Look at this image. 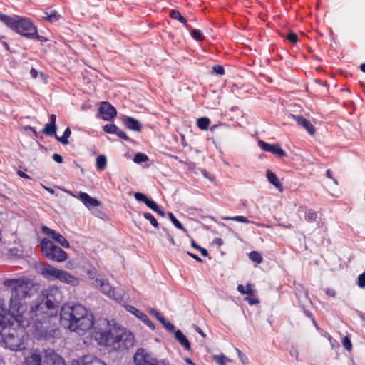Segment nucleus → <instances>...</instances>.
<instances>
[{"mask_svg": "<svg viewBox=\"0 0 365 365\" xmlns=\"http://www.w3.org/2000/svg\"><path fill=\"white\" fill-rule=\"evenodd\" d=\"M4 284L11 291L9 301L11 311L26 317L31 316V310L26 311V305L22 301L26 298L31 297L36 292L37 288L35 284L28 279L21 278L6 279Z\"/></svg>", "mask_w": 365, "mask_h": 365, "instance_id": "obj_4", "label": "nucleus"}, {"mask_svg": "<svg viewBox=\"0 0 365 365\" xmlns=\"http://www.w3.org/2000/svg\"><path fill=\"white\" fill-rule=\"evenodd\" d=\"M41 247L43 256L50 260L63 262L68 257V254L64 250L46 238L41 240Z\"/></svg>", "mask_w": 365, "mask_h": 365, "instance_id": "obj_7", "label": "nucleus"}, {"mask_svg": "<svg viewBox=\"0 0 365 365\" xmlns=\"http://www.w3.org/2000/svg\"><path fill=\"white\" fill-rule=\"evenodd\" d=\"M169 17L172 19L178 21L187 30H190L191 29V26L187 23L186 18L183 16L178 10L170 9L169 11Z\"/></svg>", "mask_w": 365, "mask_h": 365, "instance_id": "obj_20", "label": "nucleus"}, {"mask_svg": "<svg viewBox=\"0 0 365 365\" xmlns=\"http://www.w3.org/2000/svg\"><path fill=\"white\" fill-rule=\"evenodd\" d=\"M143 216H144V217H145L146 220H149V221H150V224H151L154 227H156V228H158V222L157 220L154 217V216H153L152 214H150V213H149V212H145V213L143 214Z\"/></svg>", "mask_w": 365, "mask_h": 365, "instance_id": "obj_40", "label": "nucleus"}, {"mask_svg": "<svg viewBox=\"0 0 365 365\" xmlns=\"http://www.w3.org/2000/svg\"><path fill=\"white\" fill-rule=\"evenodd\" d=\"M322 335H323L324 337H327V338L329 339V342H330V344H331V347H333V346H334V345H333V344H332V343H331V336H330L328 333L324 332V331H323Z\"/></svg>", "mask_w": 365, "mask_h": 365, "instance_id": "obj_60", "label": "nucleus"}, {"mask_svg": "<svg viewBox=\"0 0 365 365\" xmlns=\"http://www.w3.org/2000/svg\"><path fill=\"white\" fill-rule=\"evenodd\" d=\"M16 327H12L6 334L0 335V341L4 343L6 347L13 351L20 350L24 348L20 338L16 335Z\"/></svg>", "mask_w": 365, "mask_h": 365, "instance_id": "obj_10", "label": "nucleus"}, {"mask_svg": "<svg viewBox=\"0 0 365 365\" xmlns=\"http://www.w3.org/2000/svg\"><path fill=\"white\" fill-rule=\"evenodd\" d=\"M28 365H66L61 357L56 354L53 350L44 353V356L32 354L27 359Z\"/></svg>", "mask_w": 365, "mask_h": 365, "instance_id": "obj_8", "label": "nucleus"}, {"mask_svg": "<svg viewBox=\"0 0 365 365\" xmlns=\"http://www.w3.org/2000/svg\"><path fill=\"white\" fill-rule=\"evenodd\" d=\"M53 159L58 163H63V158L62 156L58 153H54L53 155Z\"/></svg>", "mask_w": 365, "mask_h": 365, "instance_id": "obj_51", "label": "nucleus"}, {"mask_svg": "<svg viewBox=\"0 0 365 365\" xmlns=\"http://www.w3.org/2000/svg\"><path fill=\"white\" fill-rule=\"evenodd\" d=\"M30 40H36V41H38L41 43H45L48 41V38H46L45 36H41L38 34V29L36 28L34 31V32H33V34L30 38Z\"/></svg>", "mask_w": 365, "mask_h": 365, "instance_id": "obj_38", "label": "nucleus"}, {"mask_svg": "<svg viewBox=\"0 0 365 365\" xmlns=\"http://www.w3.org/2000/svg\"><path fill=\"white\" fill-rule=\"evenodd\" d=\"M164 327L170 332H173L175 330V326L170 322L165 324Z\"/></svg>", "mask_w": 365, "mask_h": 365, "instance_id": "obj_53", "label": "nucleus"}, {"mask_svg": "<svg viewBox=\"0 0 365 365\" xmlns=\"http://www.w3.org/2000/svg\"><path fill=\"white\" fill-rule=\"evenodd\" d=\"M99 114L104 120H112L116 115L117 111L115 108L108 102H101L98 108Z\"/></svg>", "mask_w": 365, "mask_h": 365, "instance_id": "obj_13", "label": "nucleus"}, {"mask_svg": "<svg viewBox=\"0 0 365 365\" xmlns=\"http://www.w3.org/2000/svg\"><path fill=\"white\" fill-rule=\"evenodd\" d=\"M252 286L250 284H247L246 285V289H245L243 285L239 284L237 286V290L239 291V292H240L242 294H246L248 295H252L253 293V290H252Z\"/></svg>", "mask_w": 365, "mask_h": 365, "instance_id": "obj_30", "label": "nucleus"}, {"mask_svg": "<svg viewBox=\"0 0 365 365\" xmlns=\"http://www.w3.org/2000/svg\"><path fill=\"white\" fill-rule=\"evenodd\" d=\"M245 300L248 301L250 304H255L258 303V301L257 299L245 298Z\"/></svg>", "mask_w": 365, "mask_h": 365, "instance_id": "obj_62", "label": "nucleus"}, {"mask_svg": "<svg viewBox=\"0 0 365 365\" xmlns=\"http://www.w3.org/2000/svg\"><path fill=\"white\" fill-rule=\"evenodd\" d=\"M191 37L197 42H201L204 41L205 36L203 33L197 29H191L189 30Z\"/></svg>", "mask_w": 365, "mask_h": 365, "instance_id": "obj_25", "label": "nucleus"}, {"mask_svg": "<svg viewBox=\"0 0 365 365\" xmlns=\"http://www.w3.org/2000/svg\"><path fill=\"white\" fill-rule=\"evenodd\" d=\"M43 234L48 237L53 238L56 242L60 244L64 248L70 247L69 242L60 233L56 232L55 230L50 229L46 226H43L41 228Z\"/></svg>", "mask_w": 365, "mask_h": 365, "instance_id": "obj_14", "label": "nucleus"}, {"mask_svg": "<svg viewBox=\"0 0 365 365\" xmlns=\"http://www.w3.org/2000/svg\"><path fill=\"white\" fill-rule=\"evenodd\" d=\"M175 339L180 343L182 346H184L186 350H190V344L180 330H177L175 331Z\"/></svg>", "mask_w": 365, "mask_h": 365, "instance_id": "obj_23", "label": "nucleus"}, {"mask_svg": "<svg viewBox=\"0 0 365 365\" xmlns=\"http://www.w3.org/2000/svg\"><path fill=\"white\" fill-rule=\"evenodd\" d=\"M1 43L6 51H10V46L6 41H2Z\"/></svg>", "mask_w": 365, "mask_h": 365, "instance_id": "obj_64", "label": "nucleus"}, {"mask_svg": "<svg viewBox=\"0 0 365 365\" xmlns=\"http://www.w3.org/2000/svg\"><path fill=\"white\" fill-rule=\"evenodd\" d=\"M4 309L0 307V335L6 334L12 327H31L32 322L29 317L22 314L14 313L9 309V312L3 314Z\"/></svg>", "mask_w": 365, "mask_h": 365, "instance_id": "obj_6", "label": "nucleus"}, {"mask_svg": "<svg viewBox=\"0 0 365 365\" xmlns=\"http://www.w3.org/2000/svg\"><path fill=\"white\" fill-rule=\"evenodd\" d=\"M18 175L19 176L22 177V178H29L25 173H24L21 170H19L18 171Z\"/></svg>", "mask_w": 365, "mask_h": 365, "instance_id": "obj_63", "label": "nucleus"}, {"mask_svg": "<svg viewBox=\"0 0 365 365\" xmlns=\"http://www.w3.org/2000/svg\"><path fill=\"white\" fill-rule=\"evenodd\" d=\"M150 314H153V316H155L158 319V321H160V319L161 317H163V316H162L156 309H150Z\"/></svg>", "mask_w": 365, "mask_h": 365, "instance_id": "obj_54", "label": "nucleus"}, {"mask_svg": "<svg viewBox=\"0 0 365 365\" xmlns=\"http://www.w3.org/2000/svg\"><path fill=\"white\" fill-rule=\"evenodd\" d=\"M250 259L257 264H260L262 262V255L257 251H252L249 254Z\"/></svg>", "mask_w": 365, "mask_h": 365, "instance_id": "obj_33", "label": "nucleus"}, {"mask_svg": "<svg viewBox=\"0 0 365 365\" xmlns=\"http://www.w3.org/2000/svg\"><path fill=\"white\" fill-rule=\"evenodd\" d=\"M214 243L217 244V245H222L223 244V240L221 238H215L214 240H213Z\"/></svg>", "mask_w": 365, "mask_h": 365, "instance_id": "obj_61", "label": "nucleus"}, {"mask_svg": "<svg viewBox=\"0 0 365 365\" xmlns=\"http://www.w3.org/2000/svg\"><path fill=\"white\" fill-rule=\"evenodd\" d=\"M0 21L12 31L30 39L37 26L29 19L18 15L13 16L0 12Z\"/></svg>", "mask_w": 365, "mask_h": 365, "instance_id": "obj_5", "label": "nucleus"}, {"mask_svg": "<svg viewBox=\"0 0 365 365\" xmlns=\"http://www.w3.org/2000/svg\"><path fill=\"white\" fill-rule=\"evenodd\" d=\"M163 232H165V237H166V238L168 239V241H169L172 245H175V240H174V239H173V236L169 233V232H168L166 229L163 228Z\"/></svg>", "mask_w": 365, "mask_h": 365, "instance_id": "obj_49", "label": "nucleus"}, {"mask_svg": "<svg viewBox=\"0 0 365 365\" xmlns=\"http://www.w3.org/2000/svg\"><path fill=\"white\" fill-rule=\"evenodd\" d=\"M305 220L309 222L316 221L317 218V214L313 210H307L305 212Z\"/></svg>", "mask_w": 365, "mask_h": 365, "instance_id": "obj_31", "label": "nucleus"}, {"mask_svg": "<svg viewBox=\"0 0 365 365\" xmlns=\"http://www.w3.org/2000/svg\"><path fill=\"white\" fill-rule=\"evenodd\" d=\"M212 73H215L217 76H222L225 73V68L220 64H217L212 66Z\"/></svg>", "mask_w": 365, "mask_h": 365, "instance_id": "obj_41", "label": "nucleus"}, {"mask_svg": "<svg viewBox=\"0 0 365 365\" xmlns=\"http://www.w3.org/2000/svg\"><path fill=\"white\" fill-rule=\"evenodd\" d=\"M267 178L272 185H273L279 191H282L281 182L277 176L271 170H267Z\"/></svg>", "mask_w": 365, "mask_h": 365, "instance_id": "obj_22", "label": "nucleus"}, {"mask_svg": "<svg viewBox=\"0 0 365 365\" xmlns=\"http://www.w3.org/2000/svg\"><path fill=\"white\" fill-rule=\"evenodd\" d=\"M95 286L111 299L118 301L123 298V292L121 290L113 289L108 282L101 278H97L95 280Z\"/></svg>", "mask_w": 365, "mask_h": 365, "instance_id": "obj_11", "label": "nucleus"}, {"mask_svg": "<svg viewBox=\"0 0 365 365\" xmlns=\"http://www.w3.org/2000/svg\"><path fill=\"white\" fill-rule=\"evenodd\" d=\"M82 365H106L104 362L91 356H86L82 361Z\"/></svg>", "mask_w": 365, "mask_h": 365, "instance_id": "obj_24", "label": "nucleus"}, {"mask_svg": "<svg viewBox=\"0 0 365 365\" xmlns=\"http://www.w3.org/2000/svg\"><path fill=\"white\" fill-rule=\"evenodd\" d=\"M188 255H190L192 258L195 259L198 262H202V260L200 257H199L197 255L192 254L190 252H187Z\"/></svg>", "mask_w": 365, "mask_h": 365, "instance_id": "obj_55", "label": "nucleus"}, {"mask_svg": "<svg viewBox=\"0 0 365 365\" xmlns=\"http://www.w3.org/2000/svg\"><path fill=\"white\" fill-rule=\"evenodd\" d=\"M198 250L200 252L201 255L204 257H207L209 255L207 250L205 248L200 247L198 249Z\"/></svg>", "mask_w": 365, "mask_h": 365, "instance_id": "obj_57", "label": "nucleus"}, {"mask_svg": "<svg viewBox=\"0 0 365 365\" xmlns=\"http://www.w3.org/2000/svg\"><path fill=\"white\" fill-rule=\"evenodd\" d=\"M128 311L134 314L136 317L141 319L146 325H148L152 330L155 329V326L153 323L149 319L148 316L136 309L134 307L129 306L127 308Z\"/></svg>", "mask_w": 365, "mask_h": 365, "instance_id": "obj_19", "label": "nucleus"}, {"mask_svg": "<svg viewBox=\"0 0 365 365\" xmlns=\"http://www.w3.org/2000/svg\"><path fill=\"white\" fill-rule=\"evenodd\" d=\"M168 217L173 224L178 229L182 230L184 232H187V230L183 227V225L178 221L172 212H168Z\"/></svg>", "mask_w": 365, "mask_h": 365, "instance_id": "obj_34", "label": "nucleus"}, {"mask_svg": "<svg viewBox=\"0 0 365 365\" xmlns=\"http://www.w3.org/2000/svg\"><path fill=\"white\" fill-rule=\"evenodd\" d=\"M94 331L99 335L100 343L110 351H125L135 345L134 334L115 321L106 319L96 320Z\"/></svg>", "mask_w": 365, "mask_h": 365, "instance_id": "obj_1", "label": "nucleus"}, {"mask_svg": "<svg viewBox=\"0 0 365 365\" xmlns=\"http://www.w3.org/2000/svg\"><path fill=\"white\" fill-rule=\"evenodd\" d=\"M342 344L347 351H351L352 349V344L351 340L348 336L344 337L342 340Z\"/></svg>", "mask_w": 365, "mask_h": 365, "instance_id": "obj_44", "label": "nucleus"}, {"mask_svg": "<svg viewBox=\"0 0 365 365\" xmlns=\"http://www.w3.org/2000/svg\"><path fill=\"white\" fill-rule=\"evenodd\" d=\"M56 125L49 123L45 125L44 128L42 130V133L46 135L53 136L56 134Z\"/></svg>", "mask_w": 365, "mask_h": 365, "instance_id": "obj_27", "label": "nucleus"}, {"mask_svg": "<svg viewBox=\"0 0 365 365\" xmlns=\"http://www.w3.org/2000/svg\"><path fill=\"white\" fill-rule=\"evenodd\" d=\"M287 39L292 43H296L299 38L296 33L290 31L287 36Z\"/></svg>", "mask_w": 365, "mask_h": 365, "instance_id": "obj_42", "label": "nucleus"}, {"mask_svg": "<svg viewBox=\"0 0 365 365\" xmlns=\"http://www.w3.org/2000/svg\"><path fill=\"white\" fill-rule=\"evenodd\" d=\"M238 356H239V358L240 359V361H242V363L245 365L247 364L248 362V359L238 349H235Z\"/></svg>", "mask_w": 365, "mask_h": 365, "instance_id": "obj_48", "label": "nucleus"}, {"mask_svg": "<svg viewBox=\"0 0 365 365\" xmlns=\"http://www.w3.org/2000/svg\"><path fill=\"white\" fill-rule=\"evenodd\" d=\"M39 73L36 69H35L34 68H32L31 70H30V76L32 78L34 79H36L38 78V76H39Z\"/></svg>", "mask_w": 365, "mask_h": 365, "instance_id": "obj_50", "label": "nucleus"}, {"mask_svg": "<svg viewBox=\"0 0 365 365\" xmlns=\"http://www.w3.org/2000/svg\"><path fill=\"white\" fill-rule=\"evenodd\" d=\"M123 121L125 126L130 130L138 132L141 130V123L138 120L132 117L125 116Z\"/></svg>", "mask_w": 365, "mask_h": 365, "instance_id": "obj_21", "label": "nucleus"}, {"mask_svg": "<svg viewBox=\"0 0 365 365\" xmlns=\"http://www.w3.org/2000/svg\"><path fill=\"white\" fill-rule=\"evenodd\" d=\"M65 192L73 197L79 199L83 205L88 209L96 207L101 205L100 201L97 199L91 197L88 194L83 192H80L78 195L74 194L70 190H65Z\"/></svg>", "mask_w": 365, "mask_h": 365, "instance_id": "obj_12", "label": "nucleus"}, {"mask_svg": "<svg viewBox=\"0 0 365 365\" xmlns=\"http://www.w3.org/2000/svg\"><path fill=\"white\" fill-rule=\"evenodd\" d=\"M197 126L202 130H207L210 125V119L207 118H200L197 119Z\"/></svg>", "mask_w": 365, "mask_h": 365, "instance_id": "obj_35", "label": "nucleus"}, {"mask_svg": "<svg viewBox=\"0 0 365 365\" xmlns=\"http://www.w3.org/2000/svg\"><path fill=\"white\" fill-rule=\"evenodd\" d=\"M145 205L153 211L158 210V205L157 203L150 199H148L147 202H145Z\"/></svg>", "mask_w": 365, "mask_h": 365, "instance_id": "obj_45", "label": "nucleus"}, {"mask_svg": "<svg viewBox=\"0 0 365 365\" xmlns=\"http://www.w3.org/2000/svg\"><path fill=\"white\" fill-rule=\"evenodd\" d=\"M61 269H57L48 264L43 265L41 270L42 276L48 280L58 279Z\"/></svg>", "mask_w": 365, "mask_h": 365, "instance_id": "obj_15", "label": "nucleus"}, {"mask_svg": "<svg viewBox=\"0 0 365 365\" xmlns=\"http://www.w3.org/2000/svg\"><path fill=\"white\" fill-rule=\"evenodd\" d=\"M148 160V157L145 154L142 153H137L134 156V158H133V161L138 164L146 162Z\"/></svg>", "mask_w": 365, "mask_h": 365, "instance_id": "obj_37", "label": "nucleus"}, {"mask_svg": "<svg viewBox=\"0 0 365 365\" xmlns=\"http://www.w3.org/2000/svg\"><path fill=\"white\" fill-rule=\"evenodd\" d=\"M46 16H43V19L50 23H54L61 19V15L56 11L53 10L50 14L46 12Z\"/></svg>", "mask_w": 365, "mask_h": 365, "instance_id": "obj_26", "label": "nucleus"}, {"mask_svg": "<svg viewBox=\"0 0 365 365\" xmlns=\"http://www.w3.org/2000/svg\"><path fill=\"white\" fill-rule=\"evenodd\" d=\"M326 293L328 296L334 297L336 294L335 291L331 289H327Z\"/></svg>", "mask_w": 365, "mask_h": 365, "instance_id": "obj_58", "label": "nucleus"}, {"mask_svg": "<svg viewBox=\"0 0 365 365\" xmlns=\"http://www.w3.org/2000/svg\"><path fill=\"white\" fill-rule=\"evenodd\" d=\"M135 365H168L165 360H157L143 349H138L133 356Z\"/></svg>", "mask_w": 365, "mask_h": 365, "instance_id": "obj_9", "label": "nucleus"}, {"mask_svg": "<svg viewBox=\"0 0 365 365\" xmlns=\"http://www.w3.org/2000/svg\"><path fill=\"white\" fill-rule=\"evenodd\" d=\"M48 75H46V73H44L43 72H40L39 73V76H38V78L41 79V81L44 83H47V81H48Z\"/></svg>", "mask_w": 365, "mask_h": 365, "instance_id": "obj_52", "label": "nucleus"}, {"mask_svg": "<svg viewBox=\"0 0 365 365\" xmlns=\"http://www.w3.org/2000/svg\"><path fill=\"white\" fill-rule=\"evenodd\" d=\"M134 197L136 200L143 202L145 204V202L148 200V198L141 192H135Z\"/></svg>", "mask_w": 365, "mask_h": 365, "instance_id": "obj_46", "label": "nucleus"}, {"mask_svg": "<svg viewBox=\"0 0 365 365\" xmlns=\"http://www.w3.org/2000/svg\"><path fill=\"white\" fill-rule=\"evenodd\" d=\"M258 145L264 151L275 154L279 157L286 155V153L277 145H272L262 140H259Z\"/></svg>", "mask_w": 365, "mask_h": 365, "instance_id": "obj_16", "label": "nucleus"}, {"mask_svg": "<svg viewBox=\"0 0 365 365\" xmlns=\"http://www.w3.org/2000/svg\"><path fill=\"white\" fill-rule=\"evenodd\" d=\"M60 318L63 326L78 335H84L96 324L93 314L80 304H64L61 309Z\"/></svg>", "mask_w": 365, "mask_h": 365, "instance_id": "obj_3", "label": "nucleus"}, {"mask_svg": "<svg viewBox=\"0 0 365 365\" xmlns=\"http://www.w3.org/2000/svg\"><path fill=\"white\" fill-rule=\"evenodd\" d=\"M224 220H232L236 222H240L242 223H250L251 222L244 216H235V217H225Z\"/></svg>", "mask_w": 365, "mask_h": 365, "instance_id": "obj_36", "label": "nucleus"}, {"mask_svg": "<svg viewBox=\"0 0 365 365\" xmlns=\"http://www.w3.org/2000/svg\"><path fill=\"white\" fill-rule=\"evenodd\" d=\"M58 280L73 287L77 286L80 282V279L78 277L72 275L65 270H61Z\"/></svg>", "mask_w": 365, "mask_h": 365, "instance_id": "obj_18", "label": "nucleus"}, {"mask_svg": "<svg viewBox=\"0 0 365 365\" xmlns=\"http://www.w3.org/2000/svg\"><path fill=\"white\" fill-rule=\"evenodd\" d=\"M115 135H117L119 138L126 141L130 140V138L127 135V134L124 131L120 130L119 128H118V131L117 133H115Z\"/></svg>", "mask_w": 365, "mask_h": 365, "instance_id": "obj_47", "label": "nucleus"}, {"mask_svg": "<svg viewBox=\"0 0 365 365\" xmlns=\"http://www.w3.org/2000/svg\"><path fill=\"white\" fill-rule=\"evenodd\" d=\"M71 134V131L69 128H67L61 137L56 136V139L63 145L68 144V138Z\"/></svg>", "mask_w": 365, "mask_h": 365, "instance_id": "obj_29", "label": "nucleus"}, {"mask_svg": "<svg viewBox=\"0 0 365 365\" xmlns=\"http://www.w3.org/2000/svg\"><path fill=\"white\" fill-rule=\"evenodd\" d=\"M43 299H36L31 305V321L34 335L38 339L47 335L48 309L57 307L62 302V292L58 287L51 286L42 292Z\"/></svg>", "mask_w": 365, "mask_h": 365, "instance_id": "obj_2", "label": "nucleus"}, {"mask_svg": "<svg viewBox=\"0 0 365 365\" xmlns=\"http://www.w3.org/2000/svg\"><path fill=\"white\" fill-rule=\"evenodd\" d=\"M357 285L360 288L365 287V271L362 274H361L358 276Z\"/></svg>", "mask_w": 365, "mask_h": 365, "instance_id": "obj_43", "label": "nucleus"}, {"mask_svg": "<svg viewBox=\"0 0 365 365\" xmlns=\"http://www.w3.org/2000/svg\"><path fill=\"white\" fill-rule=\"evenodd\" d=\"M290 115L297 122V125L304 128L309 135H314L315 134L314 126L307 119L304 118L302 115L293 114Z\"/></svg>", "mask_w": 365, "mask_h": 365, "instance_id": "obj_17", "label": "nucleus"}, {"mask_svg": "<svg viewBox=\"0 0 365 365\" xmlns=\"http://www.w3.org/2000/svg\"><path fill=\"white\" fill-rule=\"evenodd\" d=\"M118 127L114 124H106L103 126V130L107 133L115 134L118 131Z\"/></svg>", "mask_w": 365, "mask_h": 365, "instance_id": "obj_39", "label": "nucleus"}, {"mask_svg": "<svg viewBox=\"0 0 365 365\" xmlns=\"http://www.w3.org/2000/svg\"><path fill=\"white\" fill-rule=\"evenodd\" d=\"M213 359L215 361L217 364L219 365H226L227 362H230L231 360L228 358H227L225 355L220 354V355H214Z\"/></svg>", "mask_w": 365, "mask_h": 365, "instance_id": "obj_32", "label": "nucleus"}, {"mask_svg": "<svg viewBox=\"0 0 365 365\" xmlns=\"http://www.w3.org/2000/svg\"><path fill=\"white\" fill-rule=\"evenodd\" d=\"M194 329L195 330L198 332L202 337H205L206 335L202 331V330L199 327H197V325H194Z\"/></svg>", "mask_w": 365, "mask_h": 365, "instance_id": "obj_56", "label": "nucleus"}, {"mask_svg": "<svg viewBox=\"0 0 365 365\" xmlns=\"http://www.w3.org/2000/svg\"><path fill=\"white\" fill-rule=\"evenodd\" d=\"M56 115L54 114H51L50 115V123L56 125Z\"/></svg>", "mask_w": 365, "mask_h": 365, "instance_id": "obj_59", "label": "nucleus"}, {"mask_svg": "<svg viewBox=\"0 0 365 365\" xmlns=\"http://www.w3.org/2000/svg\"><path fill=\"white\" fill-rule=\"evenodd\" d=\"M96 168L98 170H104L106 167L107 160L106 157L103 155H98L96 160Z\"/></svg>", "mask_w": 365, "mask_h": 365, "instance_id": "obj_28", "label": "nucleus"}]
</instances>
